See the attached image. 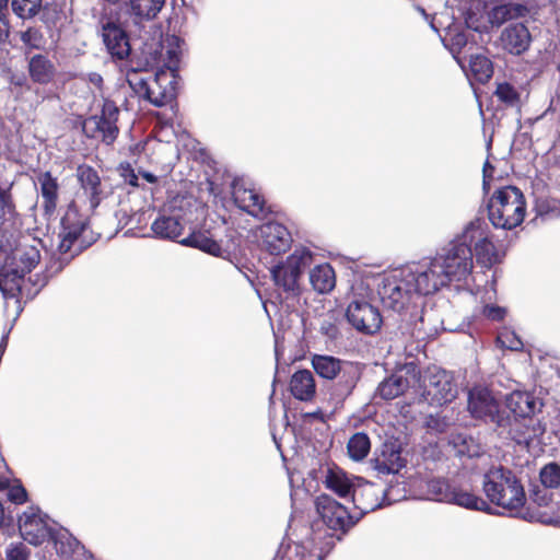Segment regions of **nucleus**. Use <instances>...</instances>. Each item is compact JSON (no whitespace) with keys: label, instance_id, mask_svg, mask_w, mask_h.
<instances>
[{"label":"nucleus","instance_id":"46","mask_svg":"<svg viewBox=\"0 0 560 560\" xmlns=\"http://www.w3.org/2000/svg\"><path fill=\"white\" fill-rule=\"evenodd\" d=\"M11 5L18 16L28 19L38 12L42 0H12Z\"/></svg>","mask_w":560,"mask_h":560},{"label":"nucleus","instance_id":"51","mask_svg":"<svg viewBox=\"0 0 560 560\" xmlns=\"http://www.w3.org/2000/svg\"><path fill=\"white\" fill-rule=\"evenodd\" d=\"M537 213L539 215H549L551 218L560 217V200H541L537 203Z\"/></svg>","mask_w":560,"mask_h":560},{"label":"nucleus","instance_id":"6","mask_svg":"<svg viewBox=\"0 0 560 560\" xmlns=\"http://www.w3.org/2000/svg\"><path fill=\"white\" fill-rule=\"evenodd\" d=\"M312 366L322 378H337L332 389V397L337 402L343 401L352 393L360 378L357 365L332 355L314 354Z\"/></svg>","mask_w":560,"mask_h":560},{"label":"nucleus","instance_id":"21","mask_svg":"<svg viewBox=\"0 0 560 560\" xmlns=\"http://www.w3.org/2000/svg\"><path fill=\"white\" fill-rule=\"evenodd\" d=\"M371 464L380 475H395L405 467L406 459L401 456L400 446L396 442H385L375 453Z\"/></svg>","mask_w":560,"mask_h":560},{"label":"nucleus","instance_id":"60","mask_svg":"<svg viewBox=\"0 0 560 560\" xmlns=\"http://www.w3.org/2000/svg\"><path fill=\"white\" fill-rule=\"evenodd\" d=\"M89 78V82L94 85L95 88L97 89H102V85H103V78L101 74L96 73V72H91L89 73L88 75Z\"/></svg>","mask_w":560,"mask_h":560},{"label":"nucleus","instance_id":"31","mask_svg":"<svg viewBox=\"0 0 560 560\" xmlns=\"http://www.w3.org/2000/svg\"><path fill=\"white\" fill-rule=\"evenodd\" d=\"M324 482L326 488L340 498L351 497L355 488V485L347 474L337 467L327 469Z\"/></svg>","mask_w":560,"mask_h":560},{"label":"nucleus","instance_id":"29","mask_svg":"<svg viewBox=\"0 0 560 560\" xmlns=\"http://www.w3.org/2000/svg\"><path fill=\"white\" fill-rule=\"evenodd\" d=\"M77 175L81 187L89 195L91 208H96L101 200V178L97 172L91 166L82 165L78 167Z\"/></svg>","mask_w":560,"mask_h":560},{"label":"nucleus","instance_id":"18","mask_svg":"<svg viewBox=\"0 0 560 560\" xmlns=\"http://www.w3.org/2000/svg\"><path fill=\"white\" fill-rule=\"evenodd\" d=\"M47 515L38 509L28 508L19 518V530L24 540L38 546L52 535Z\"/></svg>","mask_w":560,"mask_h":560},{"label":"nucleus","instance_id":"41","mask_svg":"<svg viewBox=\"0 0 560 560\" xmlns=\"http://www.w3.org/2000/svg\"><path fill=\"white\" fill-rule=\"evenodd\" d=\"M494 95L501 103H503L508 107H521V94L518 90L511 83H499L494 92Z\"/></svg>","mask_w":560,"mask_h":560},{"label":"nucleus","instance_id":"24","mask_svg":"<svg viewBox=\"0 0 560 560\" xmlns=\"http://www.w3.org/2000/svg\"><path fill=\"white\" fill-rule=\"evenodd\" d=\"M500 40L504 50L512 55H521L530 45L532 36L524 23H510L501 32Z\"/></svg>","mask_w":560,"mask_h":560},{"label":"nucleus","instance_id":"42","mask_svg":"<svg viewBox=\"0 0 560 560\" xmlns=\"http://www.w3.org/2000/svg\"><path fill=\"white\" fill-rule=\"evenodd\" d=\"M152 78H144L137 69H131L127 72V82L132 91L141 98L144 100L149 94H153L150 90Z\"/></svg>","mask_w":560,"mask_h":560},{"label":"nucleus","instance_id":"10","mask_svg":"<svg viewBox=\"0 0 560 560\" xmlns=\"http://www.w3.org/2000/svg\"><path fill=\"white\" fill-rule=\"evenodd\" d=\"M313 254L305 247L296 248L287 260L270 269L275 285L285 293L295 295L300 287L299 280L303 271L311 266Z\"/></svg>","mask_w":560,"mask_h":560},{"label":"nucleus","instance_id":"3","mask_svg":"<svg viewBox=\"0 0 560 560\" xmlns=\"http://www.w3.org/2000/svg\"><path fill=\"white\" fill-rule=\"evenodd\" d=\"M20 243L10 253L0 247V291L4 298H14L22 292L24 276L40 260L39 242Z\"/></svg>","mask_w":560,"mask_h":560},{"label":"nucleus","instance_id":"59","mask_svg":"<svg viewBox=\"0 0 560 560\" xmlns=\"http://www.w3.org/2000/svg\"><path fill=\"white\" fill-rule=\"evenodd\" d=\"M167 55H168L167 67L173 72L177 69L178 54L174 48H172V49L167 50Z\"/></svg>","mask_w":560,"mask_h":560},{"label":"nucleus","instance_id":"28","mask_svg":"<svg viewBox=\"0 0 560 560\" xmlns=\"http://www.w3.org/2000/svg\"><path fill=\"white\" fill-rule=\"evenodd\" d=\"M37 184L39 185V194L43 199L42 207L44 213L50 217L55 213L58 203V180L49 172H44L37 176Z\"/></svg>","mask_w":560,"mask_h":560},{"label":"nucleus","instance_id":"49","mask_svg":"<svg viewBox=\"0 0 560 560\" xmlns=\"http://www.w3.org/2000/svg\"><path fill=\"white\" fill-rule=\"evenodd\" d=\"M31 550L24 542H11L5 549L7 560H28Z\"/></svg>","mask_w":560,"mask_h":560},{"label":"nucleus","instance_id":"50","mask_svg":"<svg viewBox=\"0 0 560 560\" xmlns=\"http://www.w3.org/2000/svg\"><path fill=\"white\" fill-rule=\"evenodd\" d=\"M498 342L501 345V347L513 351H518L523 348L521 338L514 331L508 329L499 334Z\"/></svg>","mask_w":560,"mask_h":560},{"label":"nucleus","instance_id":"38","mask_svg":"<svg viewBox=\"0 0 560 560\" xmlns=\"http://www.w3.org/2000/svg\"><path fill=\"white\" fill-rule=\"evenodd\" d=\"M20 39L23 44L25 58L27 54H33L32 50H44L47 44L44 33L37 27H28L26 31L21 32Z\"/></svg>","mask_w":560,"mask_h":560},{"label":"nucleus","instance_id":"39","mask_svg":"<svg viewBox=\"0 0 560 560\" xmlns=\"http://www.w3.org/2000/svg\"><path fill=\"white\" fill-rule=\"evenodd\" d=\"M50 538L55 542L56 551L63 557H71L84 550V546L68 533L51 535Z\"/></svg>","mask_w":560,"mask_h":560},{"label":"nucleus","instance_id":"40","mask_svg":"<svg viewBox=\"0 0 560 560\" xmlns=\"http://www.w3.org/2000/svg\"><path fill=\"white\" fill-rule=\"evenodd\" d=\"M347 448L349 456L353 460H362L370 452V439L365 433L358 432L350 438Z\"/></svg>","mask_w":560,"mask_h":560},{"label":"nucleus","instance_id":"20","mask_svg":"<svg viewBox=\"0 0 560 560\" xmlns=\"http://www.w3.org/2000/svg\"><path fill=\"white\" fill-rule=\"evenodd\" d=\"M261 248L271 255H280L290 247L292 238L288 229L278 222H267L259 228Z\"/></svg>","mask_w":560,"mask_h":560},{"label":"nucleus","instance_id":"53","mask_svg":"<svg viewBox=\"0 0 560 560\" xmlns=\"http://www.w3.org/2000/svg\"><path fill=\"white\" fill-rule=\"evenodd\" d=\"M119 172L125 183L132 187H138V176L129 163H121L119 166Z\"/></svg>","mask_w":560,"mask_h":560},{"label":"nucleus","instance_id":"12","mask_svg":"<svg viewBox=\"0 0 560 560\" xmlns=\"http://www.w3.org/2000/svg\"><path fill=\"white\" fill-rule=\"evenodd\" d=\"M118 116V106L112 100L105 98L101 115L88 118L84 122V129L86 132H91V137L101 138L104 143L109 145L114 143L119 133Z\"/></svg>","mask_w":560,"mask_h":560},{"label":"nucleus","instance_id":"52","mask_svg":"<svg viewBox=\"0 0 560 560\" xmlns=\"http://www.w3.org/2000/svg\"><path fill=\"white\" fill-rule=\"evenodd\" d=\"M551 493H549L546 488H534L529 493V499L539 506H547L551 501Z\"/></svg>","mask_w":560,"mask_h":560},{"label":"nucleus","instance_id":"55","mask_svg":"<svg viewBox=\"0 0 560 560\" xmlns=\"http://www.w3.org/2000/svg\"><path fill=\"white\" fill-rule=\"evenodd\" d=\"M7 495L11 502L21 504L26 500V490L22 486L12 487L8 490Z\"/></svg>","mask_w":560,"mask_h":560},{"label":"nucleus","instance_id":"58","mask_svg":"<svg viewBox=\"0 0 560 560\" xmlns=\"http://www.w3.org/2000/svg\"><path fill=\"white\" fill-rule=\"evenodd\" d=\"M28 77H25L24 74H20V75H16V74H13L11 77V84H13L14 86H19V88H26V89H31V85L28 83Z\"/></svg>","mask_w":560,"mask_h":560},{"label":"nucleus","instance_id":"1","mask_svg":"<svg viewBox=\"0 0 560 560\" xmlns=\"http://www.w3.org/2000/svg\"><path fill=\"white\" fill-rule=\"evenodd\" d=\"M432 293L442 287L465 280L474 268V253L460 235L442 247L430 260L418 262Z\"/></svg>","mask_w":560,"mask_h":560},{"label":"nucleus","instance_id":"8","mask_svg":"<svg viewBox=\"0 0 560 560\" xmlns=\"http://www.w3.org/2000/svg\"><path fill=\"white\" fill-rule=\"evenodd\" d=\"M418 385L423 399L431 406L452 402L458 394L453 375L438 366H429L422 374L419 372Z\"/></svg>","mask_w":560,"mask_h":560},{"label":"nucleus","instance_id":"61","mask_svg":"<svg viewBox=\"0 0 560 560\" xmlns=\"http://www.w3.org/2000/svg\"><path fill=\"white\" fill-rule=\"evenodd\" d=\"M9 37V28L5 23L0 21V43H4Z\"/></svg>","mask_w":560,"mask_h":560},{"label":"nucleus","instance_id":"35","mask_svg":"<svg viewBox=\"0 0 560 560\" xmlns=\"http://www.w3.org/2000/svg\"><path fill=\"white\" fill-rule=\"evenodd\" d=\"M60 256L58 258H52L50 260V264L46 267V275L39 276L36 275L35 279L30 278L28 282H31L35 287L34 294L38 293L39 290L45 287L48 279L55 275H57L59 271L63 269V267L70 261V259L74 256V252L68 253L66 255H62L59 252Z\"/></svg>","mask_w":560,"mask_h":560},{"label":"nucleus","instance_id":"5","mask_svg":"<svg viewBox=\"0 0 560 560\" xmlns=\"http://www.w3.org/2000/svg\"><path fill=\"white\" fill-rule=\"evenodd\" d=\"M523 192L515 186L498 189L488 203V217L497 229L512 230L518 226L525 217Z\"/></svg>","mask_w":560,"mask_h":560},{"label":"nucleus","instance_id":"37","mask_svg":"<svg viewBox=\"0 0 560 560\" xmlns=\"http://www.w3.org/2000/svg\"><path fill=\"white\" fill-rule=\"evenodd\" d=\"M167 79V74L164 71L156 72L151 79L150 90L153 94H149L144 97L145 101L150 102L156 107L164 106L170 102L172 95L167 91L166 86H162V81Z\"/></svg>","mask_w":560,"mask_h":560},{"label":"nucleus","instance_id":"33","mask_svg":"<svg viewBox=\"0 0 560 560\" xmlns=\"http://www.w3.org/2000/svg\"><path fill=\"white\" fill-rule=\"evenodd\" d=\"M528 9L520 3L501 4L492 8L488 13V22L491 26H500L503 23L525 16Z\"/></svg>","mask_w":560,"mask_h":560},{"label":"nucleus","instance_id":"15","mask_svg":"<svg viewBox=\"0 0 560 560\" xmlns=\"http://www.w3.org/2000/svg\"><path fill=\"white\" fill-rule=\"evenodd\" d=\"M86 225L88 217L79 212L75 203H70L61 219V231L59 233L60 243L58 250L62 255L71 252L79 253L81 250L82 247L78 246L74 248V244L79 240V236L82 234V232L85 230Z\"/></svg>","mask_w":560,"mask_h":560},{"label":"nucleus","instance_id":"54","mask_svg":"<svg viewBox=\"0 0 560 560\" xmlns=\"http://www.w3.org/2000/svg\"><path fill=\"white\" fill-rule=\"evenodd\" d=\"M482 314L491 320H501L505 315V310L497 305H486Z\"/></svg>","mask_w":560,"mask_h":560},{"label":"nucleus","instance_id":"47","mask_svg":"<svg viewBox=\"0 0 560 560\" xmlns=\"http://www.w3.org/2000/svg\"><path fill=\"white\" fill-rule=\"evenodd\" d=\"M14 213V205L10 194V186L0 185V224Z\"/></svg>","mask_w":560,"mask_h":560},{"label":"nucleus","instance_id":"23","mask_svg":"<svg viewBox=\"0 0 560 560\" xmlns=\"http://www.w3.org/2000/svg\"><path fill=\"white\" fill-rule=\"evenodd\" d=\"M26 69L32 83L37 85H48L52 83L57 75V67L46 54H27Z\"/></svg>","mask_w":560,"mask_h":560},{"label":"nucleus","instance_id":"32","mask_svg":"<svg viewBox=\"0 0 560 560\" xmlns=\"http://www.w3.org/2000/svg\"><path fill=\"white\" fill-rule=\"evenodd\" d=\"M310 283L320 294L330 292L336 285L335 270L329 264L315 266L310 270Z\"/></svg>","mask_w":560,"mask_h":560},{"label":"nucleus","instance_id":"48","mask_svg":"<svg viewBox=\"0 0 560 560\" xmlns=\"http://www.w3.org/2000/svg\"><path fill=\"white\" fill-rule=\"evenodd\" d=\"M465 24L475 32L483 33L488 31V16H485L481 12L469 10L465 15Z\"/></svg>","mask_w":560,"mask_h":560},{"label":"nucleus","instance_id":"30","mask_svg":"<svg viewBox=\"0 0 560 560\" xmlns=\"http://www.w3.org/2000/svg\"><path fill=\"white\" fill-rule=\"evenodd\" d=\"M290 389L292 395L303 401L311 400L316 392L315 380L308 370L296 371L290 381Z\"/></svg>","mask_w":560,"mask_h":560},{"label":"nucleus","instance_id":"36","mask_svg":"<svg viewBox=\"0 0 560 560\" xmlns=\"http://www.w3.org/2000/svg\"><path fill=\"white\" fill-rule=\"evenodd\" d=\"M178 243L185 246L198 248L213 256H219L222 252L221 245L217 241L201 232L192 233L188 237L179 240Z\"/></svg>","mask_w":560,"mask_h":560},{"label":"nucleus","instance_id":"45","mask_svg":"<svg viewBox=\"0 0 560 560\" xmlns=\"http://www.w3.org/2000/svg\"><path fill=\"white\" fill-rule=\"evenodd\" d=\"M445 42L451 46L453 54H458L462 48L467 44V35L456 24H450L446 26Z\"/></svg>","mask_w":560,"mask_h":560},{"label":"nucleus","instance_id":"7","mask_svg":"<svg viewBox=\"0 0 560 560\" xmlns=\"http://www.w3.org/2000/svg\"><path fill=\"white\" fill-rule=\"evenodd\" d=\"M124 14L120 8L104 5L97 20L102 42L115 60H125L131 52L129 36L122 21Z\"/></svg>","mask_w":560,"mask_h":560},{"label":"nucleus","instance_id":"9","mask_svg":"<svg viewBox=\"0 0 560 560\" xmlns=\"http://www.w3.org/2000/svg\"><path fill=\"white\" fill-rule=\"evenodd\" d=\"M468 411L472 418L492 424L497 430L510 424V415L501 410L499 398L485 386H475L469 390Z\"/></svg>","mask_w":560,"mask_h":560},{"label":"nucleus","instance_id":"57","mask_svg":"<svg viewBox=\"0 0 560 560\" xmlns=\"http://www.w3.org/2000/svg\"><path fill=\"white\" fill-rule=\"evenodd\" d=\"M494 171V167L489 163L486 162L483 165V180H482V187L486 192H488L490 188V179L492 178V173Z\"/></svg>","mask_w":560,"mask_h":560},{"label":"nucleus","instance_id":"17","mask_svg":"<svg viewBox=\"0 0 560 560\" xmlns=\"http://www.w3.org/2000/svg\"><path fill=\"white\" fill-rule=\"evenodd\" d=\"M499 431L500 433H506L518 445L529 448L541 443L546 427L540 420L532 416L521 419H512L510 417V424L505 428H500Z\"/></svg>","mask_w":560,"mask_h":560},{"label":"nucleus","instance_id":"16","mask_svg":"<svg viewBox=\"0 0 560 560\" xmlns=\"http://www.w3.org/2000/svg\"><path fill=\"white\" fill-rule=\"evenodd\" d=\"M346 316L354 329L365 335L377 332L383 323L378 308L363 300L352 301Z\"/></svg>","mask_w":560,"mask_h":560},{"label":"nucleus","instance_id":"11","mask_svg":"<svg viewBox=\"0 0 560 560\" xmlns=\"http://www.w3.org/2000/svg\"><path fill=\"white\" fill-rule=\"evenodd\" d=\"M428 499L439 502L452 503L465 509L491 513L490 505L481 498L451 486L444 479H431L427 482Z\"/></svg>","mask_w":560,"mask_h":560},{"label":"nucleus","instance_id":"34","mask_svg":"<svg viewBox=\"0 0 560 560\" xmlns=\"http://www.w3.org/2000/svg\"><path fill=\"white\" fill-rule=\"evenodd\" d=\"M151 229L158 237L175 241L183 232V224L176 217H160L152 223Z\"/></svg>","mask_w":560,"mask_h":560},{"label":"nucleus","instance_id":"62","mask_svg":"<svg viewBox=\"0 0 560 560\" xmlns=\"http://www.w3.org/2000/svg\"><path fill=\"white\" fill-rule=\"evenodd\" d=\"M457 440H458V441H460V444H462V447H460V448H458V454H465V453H468V455H470V456H471V454H470L469 450H466V448H465V444L467 443V439H466V438H463V436H460V435H459V436L457 438Z\"/></svg>","mask_w":560,"mask_h":560},{"label":"nucleus","instance_id":"43","mask_svg":"<svg viewBox=\"0 0 560 560\" xmlns=\"http://www.w3.org/2000/svg\"><path fill=\"white\" fill-rule=\"evenodd\" d=\"M470 70L476 80L486 82L492 75V62L486 56H472L469 61Z\"/></svg>","mask_w":560,"mask_h":560},{"label":"nucleus","instance_id":"25","mask_svg":"<svg viewBox=\"0 0 560 560\" xmlns=\"http://www.w3.org/2000/svg\"><path fill=\"white\" fill-rule=\"evenodd\" d=\"M232 195L237 207L250 215L259 217L265 213V200L254 189L246 188L242 183L234 182Z\"/></svg>","mask_w":560,"mask_h":560},{"label":"nucleus","instance_id":"2","mask_svg":"<svg viewBox=\"0 0 560 560\" xmlns=\"http://www.w3.org/2000/svg\"><path fill=\"white\" fill-rule=\"evenodd\" d=\"M425 275L418 264L407 265L386 275L377 288V294L385 308L400 313L416 304L421 295L432 294Z\"/></svg>","mask_w":560,"mask_h":560},{"label":"nucleus","instance_id":"64","mask_svg":"<svg viewBox=\"0 0 560 560\" xmlns=\"http://www.w3.org/2000/svg\"><path fill=\"white\" fill-rule=\"evenodd\" d=\"M168 40L170 45L179 47V38L177 36H172Z\"/></svg>","mask_w":560,"mask_h":560},{"label":"nucleus","instance_id":"14","mask_svg":"<svg viewBox=\"0 0 560 560\" xmlns=\"http://www.w3.org/2000/svg\"><path fill=\"white\" fill-rule=\"evenodd\" d=\"M464 243L469 244L470 249L475 248L477 261L489 267L497 261L494 245L490 240L487 224L477 219L471 221L462 232Z\"/></svg>","mask_w":560,"mask_h":560},{"label":"nucleus","instance_id":"22","mask_svg":"<svg viewBox=\"0 0 560 560\" xmlns=\"http://www.w3.org/2000/svg\"><path fill=\"white\" fill-rule=\"evenodd\" d=\"M355 512L359 518L383 505L385 499V490L372 482H364L355 486L351 495Z\"/></svg>","mask_w":560,"mask_h":560},{"label":"nucleus","instance_id":"26","mask_svg":"<svg viewBox=\"0 0 560 560\" xmlns=\"http://www.w3.org/2000/svg\"><path fill=\"white\" fill-rule=\"evenodd\" d=\"M505 406L511 411L512 419L530 417L541 407V402L527 392L514 390L505 398Z\"/></svg>","mask_w":560,"mask_h":560},{"label":"nucleus","instance_id":"44","mask_svg":"<svg viewBox=\"0 0 560 560\" xmlns=\"http://www.w3.org/2000/svg\"><path fill=\"white\" fill-rule=\"evenodd\" d=\"M539 479L544 488L558 489L560 487V464L550 462L539 471Z\"/></svg>","mask_w":560,"mask_h":560},{"label":"nucleus","instance_id":"19","mask_svg":"<svg viewBox=\"0 0 560 560\" xmlns=\"http://www.w3.org/2000/svg\"><path fill=\"white\" fill-rule=\"evenodd\" d=\"M419 382V368L416 363H406L393 375L385 378L377 388L378 395L384 399H394L404 394L409 387Z\"/></svg>","mask_w":560,"mask_h":560},{"label":"nucleus","instance_id":"63","mask_svg":"<svg viewBox=\"0 0 560 560\" xmlns=\"http://www.w3.org/2000/svg\"><path fill=\"white\" fill-rule=\"evenodd\" d=\"M142 177H143L147 182H149V183H151V184H154V183H156V182H158V177H156L154 174L149 173V172H143V173H142Z\"/></svg>","mask_w":560,"mask_h":560},{"label":"nucleus","instance_id":"4","mask_svg":"<svg viewBox=\"0 0 560 560\" xmlns=\"http://www.w3.org/2000/svg\"><path fill=\"white\" fill-rule=\"evenodd\" d=\"M482 489L491 503L505 510H518L526 502L520 479L513 471L502 466L493 467L485 474Z\"/></svg>","mask_w":560,"mask_h":560},{"label":"nucleus","instance_id":"56","mask_svg":"<svg viewBox=\"0 0 560 560\" xmlns=\"http://www.w3.org/2000/svg\"><path fill=\"white\" fill-rule=\"evenodd\" d=\"M320 332L327 336L329 339L334 340L338 337V328L335 324L330 322H323L320 325Z\"/></svg>","mask_w":560,"mask_h":560},{"label":"nucleus","instance_id":"27","mask_svg":"<svg viewBox=\"0 0 560 560\" xmlns=\"http://www.w3.org/2000/svg\"><path fill=\"white\" fill-rule=\"evenodd\" d=\"M164 4L165 0H126L127 13L135 24L155 19Z\"/></svg>","mask_w":560,"mask_h":560},{"label":"nucleus","instance_id":"13","mask_svg":"<svg viewBox=\"0 0 560 560\" xmlns=\"http://www.w3.org/2000/svg\"><path fill=\"white\" fill-rule=\"evenodd\" d=\"M316 510L326 526L332 530L346 533L358 521L357 513H350L348 508L337 502L328 494H320L315 501Z\"/></svg>","mask_w":560,"mask_h":560}]
</instances>
